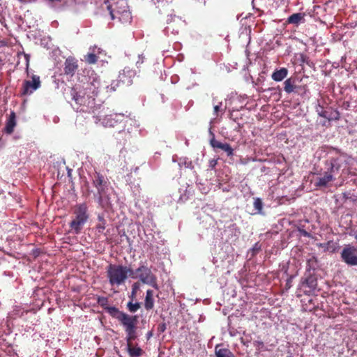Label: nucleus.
I'll list each match as a JSON object with an SVG mask.
<instances>
[{"instance_id": "nucleus-1", "label": "nucleus", "mask_w": 357, "mask_h": 357, "mask_svg": "<svg viewBox=\"0 0 357 357\" xmlns=\"http://www.w3.org/2000/svg\"><path fill=\"white\" fill-rule=\"evenodd\" d=\"M327 149L328 153L334 152V155L329 156L324 162L325 172L322 176L317 178L315 183V186L319 188L326 187L329 183L334 181L337 176H340L341 168L347 165L345 153L332 146Z\"/></svg>"}, {"instance_id": "nucleus-2", "label": "nucleus", "mask_w": 357, "mask_h": 357, "mask_svg": "<svg viewBox=\"0 0 357 357\" xmlns=\"http://www.w3.org/2000/svg\"><path fill=\"white\" fill-rule=\"evenodd\" d=\"M130 277L134 279L139 278L142 283L151 285L155 289H159L157 277L146 266L142 265L135 271H130Z\"/></svg>"}, {"instance_id": "nucleus-3", "label": "nucleus", "mask_w": 357, "mask_h": 357, "mask_svg": "<svg viewBox=\"0 0 357 357\" xmlns=\"http://www.w3.org/2000/svg\"><path fill=\"white\" fill-rule=\"evenodd\" d=\"M75 218L70 222L69 225L74 233L77 234L80 232L82 226L88 220L87 208L85 204H79L74 210Z\"/></svg>"}, {"instance_id": "nucleus-4", "label": "nucleus", "mask_w": 357, "mask_h": 357, "mask_svg": "<svg viewBox=\"0 0 357 357\" xmlns=\"http://www.w3.org/2000/svg\"><path fill=\"white\" fill-rule=\"evenodd\" d=\"M113 8V20L117 18L122 23H130L132 20L128 0H117Z\"/></svg>"}, {"instance_id": "nucleus-5", "label": "nucleus", "mask_w": 357, "mask_h": 357, "mask_svg": "<svg viewBox=\"0 0 357 357\" xmlns=\"http://www.w3.org/2000/svg\"><path fill=\"white\" fill-rule=\"evenodd\" d=\"M114 316L116 317L123 326L127 333L135 332L138 321L137 316H130L125 312L119 311L116 307H113V317Z\"/></svg>"}, {"instance_id": "nucleus-6", "label": "nucleus", "mask_w": 357, "mask_h": 357, "mask_svg": "<svg viewBox=\"0 0 357 357\" xmlns=\"http://www.w3.org/2000/svg\"><path fill=\"white\" fill-rule=\"evenodd\" d=\"M94 184L96 187L98 188V193L100 194V204H101L102 208H105L106 210H109L111 208V202L109 201V198L105 194V185L106 184V181L102 176L98 174L97 177L94 180Z\"/></svg>"}, {"instance_id": "nucleus-7", "label": "nucleus", "mask_w": 357, "mask_h": 357, "mask_svg": "<svg viewBox=\"0 0 357 357\" xmlns=\"http://www.w3.org/2000/svg\"><path fill=\"white\" fill-rule=\"evenodd\" d=\"M41 86V81L40 77L36 75L31 76V80H24L23 82L20 93L22 96H30L35 91Z\"/></svg>"}, {"instance_id": "nucleus-8", "label": "nucleus", "mask_w": 357, "mask_h": 357, "mask_svg": "<svg viewBox=\"0 0 357 357\" xmlns=\"http://www.w3.org/2000/svg\"><path fill=\"white\" fill-rule=\"evenodd\" d=\"M341 259L349 266H357V246L347 245L342 250Z\"/></svg>"}, {"instance_id": "nucleus-9", "label": "nucleus", "mask_w": 357, "mask_h": 357, "mask_svg": "<svg viewBox=\"0 0 357 357\" xmlns=\"http://www.w3.org/2000/svg\"><path fill=\"white\" fill-rule=\"evenodd\" d=\"M131 268H127L126 266H113V282L120 284L130 276Z\"/></svg>"}, {"instance_id": "nucleus-10", "label": "nucleus", "mask_w": 357, "mask_h": 357, "mask_svg": "<svg viewBox=\"0 0 357 357\" xmlns=\"http://www.w3.org/2000/svg\"><path fill=\"white\" fill-rule=\"evenodd\" d=\"M284 89L286 93H291L292 92L300 93L302 92L305 93L307 91V86H296V78L289 77L284 82Z\"/></svg>"}, {"instance_id": "nucleus-11", "label": "nucleus", "mask_w": 357, "mask_h": 357, "mask_svg": "<svg viewBox=\"0 0 357 357\" xmlns=\"http://www.w3.org/2000/svg\"><path fill=\"white\" fill-rule=\"evenodd\" d=\"M213 137L210 140L211 146L214 149H219L222 150L227 153V156H232L234 155V149L227 143H222L215 139L214 135L211 132Z\"/></svg>"}, {"instance_id": "nucleus-12", "label": "nucleus", "mask_w": 357, "mask_h": 357, "mask_svg": "<svg viewBox=\"0 0 357 357\" xmlns=\"http://www.w3.org/2000/svg\"><path fill=\"white\" fill-rule=\"evenodd\" d=\"M78 68L77 61L73 57H68L64 62V73L73 77Z\"/></svg>"}, {"instance_id": "nucleus-13", "label": "nucleus", "mask_w": 357, "mask_h": 357, "mask_svg": "<svg viewBox=\"0 0 357 357\" xmlns=\"http://www.w3.org/2000/svg\"><path fill=\"white\" fill-rule=\"evenodd\" d=\"M305 13H294L287 18L286 22L287 24H294L296 26H298V24L305 22Z\"/></svg>"}, {"instance_id": "nucleus-14", "label": "nucleus", "mask_w": 357, "mask_h": 357, "mask_svg": "<svg viewBox=\"0 0 357 357\" xmlns=\"http://www.w3.org/2000/svg\"><path fill=\"white\" fill-rule=\"evenodd\" d=\"M16 126V114L12 111L9 115V117L6 121L5 126V132L7 134L13 133L14 128Z\"/></svg>"}, {"instance_id": "nucleus-15", "label": "nucleus", "mask_w": 357, "mask_h": 357, "mask_svg": "<svg viewBox=\"0 0 357 357\" xmlns=\"http://www.w3.org/2000/svg\"><path fill=\"white\" fill-rule=\"evenodd\" d=\"M154 307L153 291L148 289L144 300V307L146 310H152Z\"/></svg>"}, {"instance_id": "nucleus-16", "label": "nucleus", "mask_w": 357, "mask_h": 357, "mask_svg": "<svg viewBox=\"0 0 357 357\" xmlns=\"http://www.w3.org/2000/svg\"><path fill=\"white\" fill-rule=\"evenodd\" d=\"M288 75V70L286 68H281L279 70H275L271 77L275 82H280L283 80Z\"/></svg>"}, {"instance_id": "nucleus-17", "label": "nucleus", "mask_w": 357, "mask_h": 357, "mask_svg": "<svg viewBox=\"0 0 357 357\" xmlns=\"http://www.w3.org/2000/svg\"><path fill=\"white\" fill-rule=\"evenodd\" d=\"M216 357H235L234 354L227 348H222L217 345L215 348Z\"/></svg>"}, {"instance_id": "nucleus-18", "label": "nucleus", "mask_w": 357, "mask_h": 357, "mask_svg": "<svg viewBox=\"0 0 357 357\" xmlns=\"http://www.w3.org/2000/svg\"><path fill=\"white\" fill-rule=\"evenodd\" d=\"M303 284L306 285L310 290H314L317 286V280L314 275L310 274L302 282Z\"/></svg>"}, {"instance_id": "nucleus-19", "label": "nucleus", "mask_w": 357, "mask_h": 357, "mask_svg": "<svg viewBox=\"0 0 357 357\" xmlns=\"http://www.w3.org/2000/svg\"><path fill=\"white\" fill-rule=\"evenodd\" d=\"M132 75H126V73L123 71V73H120L118 77V84L117 86H119L121 83L123 85L129 86L132 84Z\"/></svg>"}, {"instance_id": "nucleus-20", "label": "nucleus", "mask_w": 357, "mask_h": 357, "mask_svg": "<svg viewBox=\"0 0 357 357\" xmlns=\"http://www.w3.org/2000/svg\"><path fill=\"white\" fill-rule=\"evenodd\" d=\"M128 352L130 357H140L144 351L140 347H133L132 344H127Z\"/></svg>"}, {"instance_id": "nucleus-21", "label": "nucleus", "mask_w": 357, "mask_h": 357, "mask_svg": "<svg viewBox=\"0 0 357 357\" xmlns=\"http://www.w3.org/2000/svg\"><path fill=\"white\" fill-rule=\"evenodd\" d=\"M98 303L105 308L106 312L112 315V307L108 304V299L105 297H99L98 298Z\"/></svg>"}, {"instance_id": "nucleus-22", "label": "nucleus", "mask_w": 357, "mask_h": 357, "mask_svg": "<svg viewBox=\"0 0 357 357\" xmlns=\"http://www.w3.org/2000/svg\"><path fill=\"white\" fill-rule=\"evenodd\" d=\"M81 93H82L81 91L77 92V91H74L73 93V98L77 104L82 105L85 104L86 98H85L84 96L82 95Z\"/></svg>"}, {"instance_id": "nucleus-23", "label": "nucleus", "mask_w": 357, "mask_h": 357, "mask_svg": "<svg viewBox=\"0 0 357 357\" xmlns=\"http://www.w3.org/2000/svg\"><path fill=\"white\" fill-rule=\"evenodd\" d=\"M335 113L337 115V116L334 117V119H338L339 113L337 112H335ZM318 114L320 116L326 119L329 121L333 119V117L331 116V114H330L329 112L326 110L322 109L321 112H319Z\"/></svg>"}, {"instance_id": "nucleus-24", "label": "nucleus", "mask_w": 357, "mask_h": 357, "mask_svg": "<svg viewBox=\"0 0 357 357\" xmlns=\"http://www.w3.org/2000/svg\"><path fill=\"white\" fill-rule=\"evenodd\" d=\"M98 56L94 53H89L84 56V61L89 64L96 63Z\"/></svg>"}, {"instance_id": "nucleus-25", "label": "nucleus", "mask_w": 357, "mask_h": 357, "mask_svg": "<svg viewBox=\"0 0 357 357\" xmlns=\"http://www.w3.org/2000/svg\"><path fill=\"white\" fill-rule=\"evenodd\" d=\"M255 208L257 211L258 213H261L263 208V203L260 198H255L253 203Z\"/></svg>"}, {"instance_id": "nucleus-26", "label": "nucleus", "mask_w": 357, "mask_h": 357, "mask_svg": "<svg viewBox=\"0 0 357 357\" xmlns=\"http://www.w3.org/2000/svg\"><path fill=\"white\" fill-rule=\"evenodd\" d=\"M225 112V109L222 108V102H219L218 105H215L213 107V116L217 118L220 113L222 114Z\"/></svg>"}, {"instance_id": "nucleus-27", "label": "nucleus", "mask_w": 357, "mask_h": 357, "mask_svg": "<svg viewBox=\"0 0 357 357\" xmlns=\"http://www.w3.org/2000/svg\"><path fill=\"white\" fill-rule=\"evenodd\" d=\"M127 308L130 312H135L140 308L139 303H132V302H129L127 304Z\"/></svg>"}, {"instance_id": "nucleus-28", "label": "nucleus", "mask_w": 357, "mask_h": 357, "mask_svg": "<svg viewBox=\"0 0 357 357\" xmlns=\"http://www.w3.org/2000/svg\"><path fill=\"white\" fill-rule=\"evenodd\" d=\"M136 337H137V335L135 334V331L134 333H127V336H126L127 344H132V341L135 340L136 339Z\"/></svg>"}, {"instance_id": "nucleus-29", "label": "nucleus", "mask_w": 357, "mask_h": 357, "mask_svg": "<svg viewBox=\"0 0 357 357\" xmlns=\"http://www.w3.org/2000/svg\"><path fill=\"white\" fill-rule=\"evenodd\" d=\"M140 284L139 282H135L132 286V294L135 295L137 291L139 290Z\"/></svg>"}, {"instance_id": "nucleus-30", "label": "nucleus", "mask_w": 357, "mask_h": 357, "mask_svg": "<svg viewBox=\"0 0 357 357\" xmlns=\"http://www.w3.org/2000/svg\"><path fill=\"white\" fill-rule=\"evenodd\" d=\"M107 278L109 282L112 284V264H109L107 268Z\"/></svg>"}, {"instance_id": "nucleus-31", "label": "nucleus", "mask_w": 357, "mask_h": 357, "mask_svg": "<svg viewBox=\"0 0 357 357\" xmlns=\"http://www.w3.org/2000/svg\"><path fill=\"white\" fill-rule=\"evenodd\" d=\"M166 324L165 323H162L158 326V331L160 333H163L166 330Z\"/></svg>"}, {"instance_id": "nucleus-32", "label": "nucleus", "mask_w": 357, "mask_h": 357, "mask_svg": "<svg viewBox=\"0 0 357 357\" xmlns=\"http://www.w3.org/2000/svg\"><path fill=\"white\" fill-rule=\"evenodd\" d=\"M115 118H116V120H115V121L117 122L119 121L120 123H122L123 120L125 119L123 115L117 114H115Z\"/></svg>"}, {"instance_id": "nucleus-33", "label": "nucleus", "mask_w": 357, "mask_h": 357, "mask_svg": "<svg viewBox=\"0 0 357 357\" xmlns=\"http://www.w3.org/2000/svg\"><path fill=\"white\" fill-rule=\"evenodd\" d=\"M254 345L255 347H263L264 346V343L261 341H255L254 342Z\"/></svg>"}, {"instance_id": "nucleus-34", "label": "nucleus", "mask_w": 357, "mask_h": 357, "mask_svg": "<svg viewBox=\"0 0 357 357\" xmlns=\"http://www.w3.org/2000/svg\"><path fill=\"white\" fill-rule=\"evenodd\" d=\"M107 10L109 12V14L112 15V6L110 4L107 6Z\"/></svg>"}, {"instance_id": "nucleus-35", "label": "nucleus", "mask_w": 357, "mask_h": 357, "mask_svg": "<svg viewBox=\"0 0 357 357\" xmlns=\"http://www.w3.org/2000/svg\"><path fill=\"white\" fill-rule=\"evenodd\" d=\"M301 232L305 236H309V233L307 232L306 231L303 230Z\"/></svg>"}, {"instance_id": "nucleus-36", "label": "nucleus", "mask_w": 357, "mask_h": 357, "mask_svg": "<svg viewBox=\"0 0 357 357\" xmlns=\"http://www.w3.org/2000/svg\"><path fill=\"white\" fill-rule=\"evenodd\" d=\"M215 165H216V162H215V161L212 160V161L211 162V167H214L215 166Z\"/></svg>"}, {"instance_id": "nucleus-37", "label": "nucleus", "mask_w": 357, "mask_h": 357, "mask_svg": "<svg viewBox=\"0 0 357 357\" xmlns=\"http://www.w3.org/2000/svg\"><path fill=\"white\" fill-rule=\"evenodd\" d=\"M316 259V258H315L314 257H312L311 258V259L308 260V262H310V261H311V260H312V259Z\"/></svg>"}, {"instance_id": "nucleus-38", "label": "nucleus", "mask_w": 357, "mask_h": 357, "mask_svg": "<svg viewBox=\"0 0 357 357\" xmlns=\"http://www.w3.org/2000/svg\"><path fill=\"white\" fill-rule=\"evenodd\" d=\"M286 285L288 287V288H289V287H290V285H289V282H287Z\"/></svg>"}, {"instance_id": "nucleus-39", "label": "nucleus", "mask_w": 357, "mask_h": 357, "mask_svg": "<svg viewBox=\"0 0 357 357\" xmlns=\"http://www.w3.org/2000/svg\"><path fill=\"white\" fill-rule=\"evenodd\" d=\"M108 1H109V0H106V1H105V3H107L108 2Z\"/></svg>"}, {"instance_id": "nucleus-40", "label": "nucleus", "mask_w": 357, "mask_h": 357, "mask_svg": "<svg viewBox=\"0 0 357 357\" xmlns=\"http://www.w3.org/2000/svg\"><path fill=\"white\" fill-rule=\"evenodd\" d=\"M2 61V59L0 58V63Z\"/></svg>"}]
</instances>
